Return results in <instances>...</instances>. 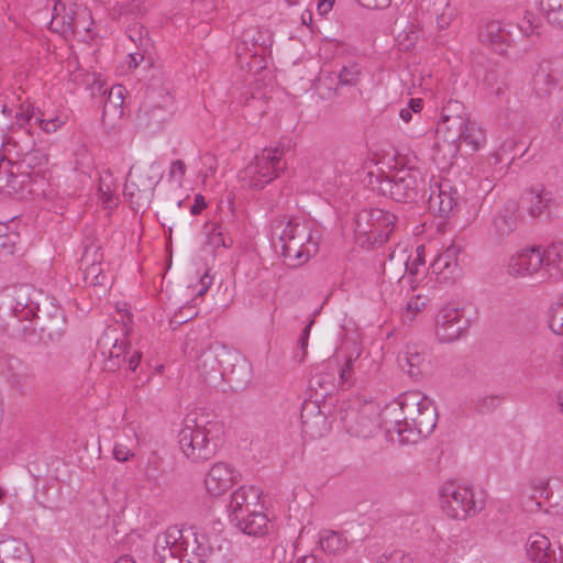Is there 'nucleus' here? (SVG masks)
Returning <instances> with one entry per match:
<instances>
[{
  "instance_id": "79ce46f5",
  "label": "nucleus",
  "mask_w": 563,
  "mask_h": 563,
  "mask_svg": "<svg viewBox=\"0 0 563 563\" xmlns=\"http://www.w3.org/2000/svg\"><path fill=\"white\" fill-rule=\"evenodd\" d=\"M20 242V235L10 231L5 224H0V254L12 255Z\"/></svg>"
},
{
  "instance_id": "9d476101",
  "label": "nucleus",
  "mask_w": 563,
  "mask_h": 563,
  "mask_svg": "<svg viewBox=\"0 0 563 563\" xmlns=\"http://www.w3.org/2000/svg\"><path fill=\"white\" fill-rule=\"evenodd\" d=\"M341 421L345 430L357 438H369L379 427L378 415L371 404H364L358 409L347 406L340 410Z\"/></svg>"
},
{
  "instance_id": "e433bc0d",
  "label": "nucleus",
  "mask_w": 563,
  "mask_h": 563,
  "mask_svg": "<svg viewBox=\"0 0 563 563\" xmlns=\"http://www.w3.org/2000/svg\"><path fill=\"white\" fill-rule=\"evenodd\" d=\"M538 3L550 24L563 27V0H538Z\"/></svg>"
},
{
  "instance_id": "b1692460",
  "label": "nucleus",
  "mask_w": 563,
  "mask_h": 563,
  "mask_svg": "<svg viewBox=\"0 0 563 563\" xmlns=\"http://www.w3.org/2000/svg\"><path fill=\"white\" fill-rule=\"evenodd\" d=\"M457 253L455 246H450L431 263V273L437 275L440 283L453 284L459 278L461 268L457 264Z\"/></svg>"
},
{
  "instance_id": "f03ea898",
  "label": "nucleus",
  "mask_w": 563,
  "mask_h": 563,
  "mask_svg": "<svg viewBox=\"0 0 563 563\" xmlns=\"http://www.w3.org/2000/svg\"><path fill=\"white\" fill-rule=\"evenodd\" d=\"M38 296L40 300H33L21 291L12 311L19 320H34L43 342L59 343L68 330L65 312L48 297Z\"/></svg>"
},
{
  "instance_id": "4be33fe9",
  "label": "nucleus",
  "mask_w": 563,
  "mask_h": 563,
  "mask_svg": "<svg viewBox=\"0 0 563 563\" xmlns=\"http://www.w3.org/2000/svg\"><path fill=\"white\" fill-rule=\"evenodd\" d=\"M179 529L172 527L166 532L156 539L154 560L156 563H185L180 556V545L177 540Z\"/></svg>"
},
{
  "instance_id": "4c0bfd02",
  "label": "nucleus",
  "mask_w": 563,
  "mask_h": 563,
  "mask_svg": "<svg viewBox=\"0 0 563 563\" xmlns=\"http://www.w3.org/2000/svg\"><path fill=\"white\" fill-rule=\"evenodd\" d=\"M84 267V282L87 286L103 287L104 290L108 288L109 278L103 274L101 268V262Z\"/></svg>"
},
{
  "instance_id": "c03bdc74",
  "label": "nucleus",
  "mask_w": 563,
  "mask_h": 563,
  "mask_svg": "<svg viewBox=\"0 0 563 563\" xmlns=\"http://www.w3.org/2000/svg\"><path fill=\"white\" fill-rule=\"evenodd\" d=\"M101 244L96 240H89L84 243V252L80 260L81 266L102 262Z\"/></svg>"
},
{
  "instance_id": "f3484780",
  "label": "nucleus",
  "mask_w": 563,
  "mask_h": 563,
  "mask_svg": "<svg viewBox=\"0 0 563 563\" xmlns=\"http://www.w3.org/2000/svg\"><path fill=\"white\" fill-rule=\"evenodd\" d=\"M180 545V556L185 563H205L212 552L209 539L192 528L179 529L176 536Z\"/></svg>"
},
{
  "instance_id": "4d7b16f0",
  "label": "nucleus",
  "mask_w": 563,
  "mask_h": 563,
  "mask_svg": "<svg viewBox=\"0 0 563 563\" xmlns=\"http://www.w3.org/2000/svg\"><path fill=\"white\" fill-rule=\"evenodd\" d=\"M224 235L220 231V227L217 224H211V228L207 232V244L219 247L221 246V243H223Z\"/></svg>"
},
{
  "instance_id": "0e129e2a",
  "label": "nucleus",
  "mask_w": 563,
  "mask_h": 563,
  "mask_svg": "<svg viewBox=\"0 0 563 563\" xmlns=\"http://www.w3.org/2000/svg\"><path fill=\"white\" fill-rule=\"evenodd\" d=\"M35 123H38L40 126L46 133L55 132L56 128H57V125L55 123V120H45V119H42V118H38V117L35 118Z\"/></svg>"
},
{
  "instance_id": "052dcab7",
  "label": "nucleus",
  "mask_w": 563,
  "mask_h": 563,
  "mask_svg": "<svg viewBox=\"0 0 563 563\" xmlns=\"http://www.w3.org/2000/svg\"><path fill=\"white\" fill-rule=\"evenodd\" d=\"M424 306L426 298L421 296L411 297L407 302V309L415 312L421 311Z\"/></svg>"
},
{
  "instance_id": "473e14b6",
  "label": "nucleus",
  "mask_w": 563,
  "mask_h": 563,
  "mask_svg": "<svg viewBox=\"0 0 563 563\" xmlns=\"http://www.w3.org/2000/svg\"><path fill=\"white\" fill-rule=\"evenodd\" d=\"M0 563H32L26 543L15 538L0 541Z\"/></svg>"
},
{
  "instance_id": "864d4df0",
  "label": "nucleus",
  "mask_w": 563,
  "mask_h": 563,
  "mask_svg": "<svg viewBox=\"0 0 563 563\" xmlns=\"http://www.w3.org/2000/svg\"><path fill=\"white\" fill-rule=\"evenodd\" d=\"M413 560L410 554L401 550H395L389 554H384L379 559V563H412Z\"/></svg>"
},
{
  "instance_id": "8fccbe9b",
  "label": "nucleus",
  "mask_w": 563,
  "mask_h": 563,
  "mask_svg": "<svg viewBox=\"0 0 563 563\" xmlns=\"http://www.w3.org/2000/svg\"><path fill=\"white\" fill-rule=\"evenodd\" d=\"M419 38V31L410 27L409 30H404L397 36L398 45L401 51L411 49Z\"/></svg>"
},
{
  "instance_id": "69168bd1",
  "label": "nucleus",
  "mask_w": 563,
  "mask_h": 563,
  "mask_svg": "<svg viewBox=\"0 0 563 563\" xmlns=\"http://www.w3.org/2000/svg\"><path fill=\"white\" fill-rule=\"evenodd\" d=\"M432 18H435L437 23L440 29H445L450 25L452 20V13H445L444 10L439 13V15H431Z\"/></svg>"
},
{
  "instance_id": "c85d7f7f",
  "label": "nucleus",
  "mask_w": 563,
  "mask_h": 563,
  "mask_svg": "<svg viewBox=\"0 0 563 563\" xmlns=\"http://www.w3.org/2000/svg\"><path fill=\"white\" fill-rule=\"evenodd\" d=\"M527 556L531 563H556L551 542L542 533H532L526 544Z\"/></svg>"
},
{
  "instance_id": "20e7f679",
  "label": "nucleus",
  "mask_w": 563,
  "mask_h": 563,
  "mask_svg": "<svg viewBox=\"0 0 563 563\" xmlns=\"http://www.w3.org/2000/svg\"><path fill=\"white\" fill-rule=\"evenodd\" d=\"M401 411L402 420L395 421L393 428L400 443H416L431 434L437 426V408L426 396L401 402Z\"/></svg>"
},
{
  "instance_id": "a18cd8bd",
  "label": "nucleus",
  "mask_w": 563,
  "mask_h": 563,
  "mask_svg": "<svg viewBox=\"0 0 563 563\" xmlns=\"http://www.w3.org/2000/svg\"><path fill=\"white\" fill-rule=\"evenodd\" d=\"M334 376L330 374L318 373L313 375L309 380L310 389L318 391L321 389V397H325L331 394L334 385H333Z\"/></svg>"
},
{
  "instance_id": "cd10ccee",
  "label": "nucleus",
  "mask_w": 563,
  "mask_h": 563,
  "mask_svg": "<svg viewBox=\"0 0 563 563\" xmlns=\"http://www.w3.org/2000/svg\"><path fill=\"white\" fill-rule=\"evenodd\" d=\"M228 361H232V366L228 368V374L223 377L232 389L243 388L251 378V365L247 360L238 351L231 349Z\"/></svg>"
},
{
  "instance_id": "49530a36",
  "label": "nucleus",
  "mask_w": 563,
  "mask_h": 563,
  "mask_svg": "<svg viewBox=\"0 0 563 563\" xmlns=\"http://www.w3.org/2000/svg\"><path fill=\"white\" fill-rule=\"evenodd\" d=\"M123 86L117 85L111 87L107 99L104 100L103 106V115L106 114L108 108H113L114 111H118L119 113L122 112V104H123Z\"/></svg>"
},
{
  "instance_id": "393cba45",
  "label": "nucleus",
  "mask_w": 563,
  "mask_h": 563,
  "mask_svg": "<svg viewBox=\"0 0 563 563\" xmlns=\"http://www.w3.org/2000/svg\"><path fill=\"white\" fill-rule=\"evenodd\" d=\"M478 37L483 44L490 46L500 55L506 54L507 47L512 42L511 32L499 21H490L482 26L479 29Z\"/></svg>"
},
{
  "instance_id": "e2e57ef3",
  "label": "nucleus",
  "mask_w": 563,
  "mask_h": 563,
  "mask_svg": "<svg viewBox=\"0 0 563 563\" xmlns=\"http://www.w3.org/2000/svg\"><path fill=\"white\" fill-rule=\"evenodd\" d=\"M207 207V202L205 197L200 194L196 195L195 202L190 207V212L194 216L199 214Z\"/></svg>"
},
{
  "instance_id": "7c9ffc66",
  "label": "nucleus",
  "mask_w": 563,
  "mask_h": 563,
  "mask_svg": "<svg viewBox=\"0 0 563 563\" xmlns=\"http://www.w3.org/2000/svg\"><path fill=\"white\" fill-rule=\"evenodd\" d=\"M409 260L410 257L406 255V250H401L398 255L395 251L389 255V269H394V266L397 263L399 264V268L394 274V277L400 279L404 277L406 272H408L412 277L419 274V266L424 265V245L417 246L416 257L412 260V262H409Z\"/></svg>"
},
{
  "instance_id": "a211bd4d",
  "label": "nucleus",
  "mask_w": 563,
  "mask_h": 563,
  "mask_svg": "<svg viewBox=\"0 0 563 563\" xmlns=\"http://www.w3.org/2000/svg\"><path fill=\"white\" fill-rule=\"evenodd\" d=\"M520 206L517 200H508L503 208L493 217L492 236L495 241L501 242L512 234L519 224Z\"/></svg>"
},
{
  "instance_id": "c9c22d12",
  "label": "nucleus",
  "mask_w": 563,
  "mask_h": 563,
  "mask_svg": "<svg viewBox=\"0 0 563 563\" xmlns=\"http://www.w3.org/2000/svg\"><path fill=\"white\" fill-rule=\"evenodd\" d=\"M322 551L328 555H340L346 551L349 542L346 538L336 531H325L319 539Z\"/></svg>"
},
{
  "instance_id": "c756f323",
  "label": "nucleus",
  "mask_w": 563,
  "mask_h": 563,
  "mask_svg": "<svg viewBox=\"0 0 563 563\" xmlns=\"http://www.w3.org/2000/svg\"><path fill=\"white\" fill-rule=\"evenodd\" d=\"M242 518H230L244 534L260 537L267 532L268 518L262 510L256 508L244 511Z\"/></svg>"
},
{
  "instance_id": "4468645a",
  "label": "nucleus",
  "mask_w": 563,
  "mask_h": 563,
  "mask_svg": "<svg viewBox=\"0 0 563 563\" xmlns=\"http://www.w3.org/2000/svg\"><path fill=\"white\" fill-rule=\"evenodd\" d=\"M173 98L163 88L148 87L144 101L139 110V118L146 120L147 124H161L172 114Z\"/></svg>"
},
{
  "instance_id": "1a4fd4ad",
  "label": "nucleus",
  "mask_w": 563,
  "mask_h": 563,
  "mask_svg": "<svg viewBox=\"0 0 563 563\" xmlns=\"http://www.w3.org/2000/svg\"><path fill=\"white\" fill-rule=\"evenodd\" d=\"M441 503L444 512L452 519L464 520L475 516L484 508V500L474 498L470 487H455L446 485L441 493Z\"/></svg>"
},
{
  "instance_id": "ddd939ff",
  "label": "nucleus",
  "mask_w": 563,
  "mask_h": 563,
  "mask_svg": "<svg viewBox=\"0 0 563 563\" xmlns=\"http://www.w3.org/2000/svg\"><path fill=\"white\" fill-rule=\"evenodd\" d=\"M470 320L454 305L440 309L437 317L435 335L440 342L451 343L459 340L468 329Z\"/></svg>"
},
{
  "instance_id": "bf43d9fd",
  "label": "nucleus",
  "mask_w": 563,
  "mask_h": 563,
  "mask_svg": "<svg viewBox=\"0 0 563 563\" xmlns=\"http://www.w3.org/2000/svg\"><path fill=\"white\" fill-rule=\"evenodd\" d=\"M113 456L120 462H125L130 456H133V453L126 446L117 444L113 449Z\"/></svg>"
},
{
  "instance_id": "72a5a7b5",
  "label": "nucleus",
  "mask_w": 563,
  "mask_h": 563,
  "mask_svg": "<svg viewBox=\"0 0 563 563\" xmlns=\"http://www.w3.org/2000/svg\"><path fill=\"white\" fill-rule=\"evenodd\" d=\"M543 265L555 279L563 278V242H554L542 251Z\"/></svg>"
},
{
  "instance_id": "dca6fc26",
  "label": "nucleus",
  "mask_w": 563,
  "mask_h": 563,
  "mask_svg": "<svg viewBox=\"0 0 563 563\" xmlns=\"http://www.w3.org/2000/svg\"><path fill=\"white\" fill-rule=\"evenodd\" d=\"M563 82V52L543 59L533 76V89L540 97H547Z\"/></svg>"
},
{
  "instance_id": "9b49d317",
  "label": "nucleus",
  "mask_w": 563,
  "mask_h": 563,
  "mask_svg": "<svg viewBox=\"0 0 563 563\" xmlns=\"http://www.w3.org/2000/svg\"><path fill=\"white\" fill-rule=\"evenodd\" d=\"M18 120V126H11L10 132L3 136L0 155L2 158L7 157L9 161L11 156L20 158L21 155L30 153L35 146V142L29 130L24 129L21 121H25L30 124L34 118V110L32 112L23 113L20 111L15 115Z\"/></svg>"
},
{
  "instance_id": "6e6d98bb",
  "label": "nucleus",
  "mask_w": 563,
  "mask_h": 563,
  "mask_svg": "<svg viewBox=\"0 0 563 563\" xmlns=\"http://www.w3.org/2000/svg\"><path fill=\"white\" fill-rule=\"evenodd\" d=\"M450 0H422L421 7L426 8L430 15L439 13L449 7Z\"/></svg>"
},
{
  "instance_id": "6e6552de",
  "label": "nucleus",
  "mask_w": 563,
  "mask_h": 563,
  "mask_svg": "<svg viewBox=\"0 0 563 563\" xmlns=\"http://www.w3.org/2000/svg\"><path fill=\"white\" fill-rule=\"evenodd\" d=\"M161 179V168L156 162L147 166L131 167L124 185V192L132 203L139 207L148 202Z\"/></svg>"
},
{
  "instance_id": "a19ab883",
  "label": "nucleus",
  "mask_w": 563,
  "mask_h": 563,
  "mask_svg": "<svg viewBox=\"0 0 563 563\" xmlns=\"http://www.w3.org/2000/svg\"><path fill=\"white\" fill-rule=\"evenodd\" d=\"M548 318L550 329L554 333L563 335V294L556 302L550 306Z\"/></svg>"
},
{
  "instance_id": "13d9d810",
  "label": "nucleus",
  "mask_w": 563,
  "mask_h": 563,
  "mask_svg": "<svg viewBox=\"0 0 563 563\" xmlns=\"http://www.w3.org/2000/svg\"><path fill=\"white\" fill-rule=\"evenodd\" d=\"M313 324V320H311L302 330L301 332V335L298 340V344H299V347L302 352L301 354V357H300V361H302V358L306 356L307 354V347H308V341H309V335H310V330H311V327Z\"/></svg>"
},
{
  "instance_id": "6ab92c4d",
  "label": "nucleus",
  "mask_w": 563,
  "mask_h": 563,
  "mask_svg": "<svg viewBox=\"0 0 563 563\" xmlns=\"http://www.w3.org/2000/svg\"><path fill=\"white\" fill-rule=\"evenodd\" d=\"M361 75V66L351 62L344 65L339 74L331 73L328 76H321L318 79L317 89L321 98H328L332 93H336L338 87L355 86Z\"/></svg>"
},
{
  "instance_id": "f704fd0d",
  "label": "nucleus",
  "mask_w": 563,
  "mask_h": 563,
  "mask_svg": "<svg viewBox=\"0 0 563 563\" xmlns=\"http://www.w3.org/2000/svg\"><path fill=\"white\" fill-rule=\"evenodd\" d=\"M58 5H60L63 9H65V5L62 4L59 1L58 3H55L54 5V13L51 20V29L56 32H63V33H76L80 29V14L75 13L74 11L66 12L65 14L60 15L58 13Z\"/></svg>"
},
{
  "instance_id": "39448f33",
  "label": "nucleus",
  "mask_w": 563,
  "mask_h": 563,
  "mask_svg": "<svg viewBox=\"0 0 563 563\" xmlns=\"http://www.w3.org/2000/svg\"><path fill=\"white\" fill-rule=\"evenodd\" d=\"M375 189L397 202L417 203L427 198V179L418 168L401 167L377 176Z\"/></svg>"
},
{
  "instance_id": "338daca9",
  "label": "nucleus",
  "mask_w": 563,
  "mask_h": 563,
  "mask_svg": "<svg viewBox=\"0 0 563 563\" xmlns=\"http://www.w3.org/2000/svg\"><path fill=\"white\" fill-rule=\"evenodd\" d=\"M523 506L527 511H537L541 508V503L537 499L536 495H531L523 503Z\"/></svg>"
},
{
  "instance_id": "aec40b11",
  "label": "nucleus",
  "mask_w": 563,
  "mask_h": 563,
  "mask_svg": "<svg viewBox=\"0 0 563 563\" xmlns=\"http://www.w3.org/2000/svg\"><path fill=\"white\" fill-rule=\"evenodd\" d=\"M300 419L306 434L312 439L325 435L331 429V422L325 412L316 401L305 402Z\"/></svg>"
},
{
  "instance_id": "3c124183",
  "label": "nucleus",
  "mask_w": 563,
  "mask_h": 563,
  "mask_svg": "<svg viewBox=\"0 0 563 563\" xmlns=\"http://www.w3.org/2000/svg\"><path fill=\"white\" fill-rule=\"evenodd\" d=\"M500 405L498 396H485L477 399L475 410L479 413H489Z\"/></svg>"
},
{
  "instance_id": "f8f14e48",
  "label": "nucleus",
  "mask_w": 563,
  "mask_h": 563,
  "mask_svg": "<svg viewBox=\"0 0 563 563\" xmlns=\"http://www.w3.org/2000/svg\"><path fill=\"white\" fill-rule=\"evenodd\" d=\"M280 155L277 148H265L254 161L245 168V173L250 176V185L254 188L262 189L265 185L278 177L283 170L280 166Z\"/></svg>"
},
{
  "instance_id": "2f4dec72",
  "label": "nucleus",
  "mask_w": 563,
  "mask_h": 563,
  "mask_svg": "<svg viewBox=\"0 0 563 563\" xmlns=\"http://www.w3.org/2000/svg\"><path fill=\"white\" fill-rule=\"evenodd\" d=\"M398 364L413 379H419L428 368L426 355L417 345H407L406 351L398 355Z\"/></svg>"
},
{
  "instance_id": "f257e3e1",
  "label": "nucleus",
  "mask_w": 563,
  "mask_h": 563,
  "mask_svg": "<svg viewBox=\"0 0 563 563\" xmlns=\"http://www.w3.org/2000/svg\"><path fill=\"white\" fill-rule=\"evenodd\" d=\"M437 139V145L448 146L449 154L454 156L462 143L470 146L473 152L478 151L486 141V134L476 121L466 115L462 102L450 100L442 109Z\"/></svg>"
},
{
  "instance_id": "5fc2aeb1",
  "label": "nucleus",
  "mask_w": 563,
  "mask_h": 563,
  "mask_svg": "<svg viewBox=\"0 0 563 563\" xmlns=\"http://www.w3.org/2000/svg\"><path fill=\"white\" fill-rule=\"evenodd\" d=\"M545 493V498L551 501V506L554 507H563V485L559 484L556 485V493H554L552 487H544L540 494L542 495Z\"/></svg>"
},
{
  "instance_id": "603ef678",
  "label": "nucleus",
  "mask_w": 563,
  "mask_h": 563,
  "mask_svg": "<svg viewBox=\"0 0 563 563\" xmlns=\"http://www.w3.org/2000/svg\"><path fill=\"white\" fill-rule=\"evenodd\" d=\"M18 159L21 161L22 164H25L27 167L31 168L37 165H42L43 162H47L46 156L42 154L41 151L35 150V147H33V150L30 151V153L21 155V157Z\"/></svg>"
},
{
  "instance_id": "de8ad7c7",
  "label": "nucleus",
  "mask_w": 563,
  "mask_h": 563,
  "mask_svg": "<svg viewBox=\"0 0 563 563\" xmlns=\"http://www.w3.org/2000/svg\"><path fill=\"white\" fill-rule=\"evenodd\" d=\"M8 379L11 387L24 395L29 390V384L33 379V374L27 372H12Z\"/></svg>"
},
{
  "instance_id": "37998d69",
  "label": "nucleus",
  "mask_w": 563,
  "mask_h": 563,
  "mask_svg": "<svg viewBox=\"0 0 563 563\" xmlns=\"http://www.w3.org/2000/svg\"><path fill=\"white\" fill-rule=\"evenodd\" d=\"M126 35L137 46L140 51L146 52L151 46L148 31L140 24H133L128 27Z\"/></svg>"
},
{
  "instance_id": "774afa93",
  "label": "nucleus",
  "mask_w": 563,
  "mask_h": 563,
  "mask_svg": "<svg viewBox=\"0 0 563 563\" xmlns=\"http://www.w3.org/2000/svg\"><path fill=\"white\" fill-rule=\"evenodd\" d=\"M143 51L134 52L129 54V68H136L139 64L144 59Z\"/></svg>"
},
{
  "instance_id": "ea45409f",
  "label": "nucleus",
  "mask_w": 563,
  "mask_h": 563,
  "mask_svg": "<svg viewBox=\"0 0 563 563\" xmlns=\"http://www.w3.org/2000/svg\"><path fill=\"white\" fill-rule=\"evenodd\" d=\"M529 195L531 198L530 206L527 208V212L532 218H537L550 207V203L552 202L551 194L544 190L539 192L530 190Z\"/></svg>"
},
{
  "instance_id": "423d86ee",
  "label": "nucleus",
  "mask_w": 563,
  "mask_h": 563,
  "mask_svg": "<svg viewBox=\"0 0 563 563\" xmlns=\"http://www.w3.org/2000/svg\"><path fill=\"white\" fill-rule=\"evenodd\" d=\"M278 224L286 223L279 240L282 242V255L290 267L305 264L311 255L318 252V242L313 241L311 230L305 223L294 219H279Z\"/></svg>"
},
{
  "instance_id": "a878e982",
  "label": "nucleus",
  "mask_w": 563,
  "mask_h": 563,
  "mask_svg": "<svg viewBox=\"0 0 563 563\" xmlns=\"http://www.w3.org/2000/svg\"><path fill=\"white\" fill-rule=\"evenodd\" d=\"M426 199L430 209H437L440 217L449 218L457 206L459 195L449 184H441L438 186V194L431 191Z\"/></svg>"
},
{
  "instance_id": "412c9836",
  "label": "nucleus",
  "mask_w": 563,
  "mask_h": 563,
  "mask_svg": "<svg viewBox=\"0 0 563 563\" xmlns=\"http://www.w3.org/2000/svg\"><path fill=\"white\" fill-rule=\"evenodd\" d=\"M542 251L538 246L522 250L514 255L508 263V273L514 276L532 275L543 265Z\"/></svg>"
},
{
  "instance_id": "58836bf2",
  "label": "nucleus",
  "mask_w": 563,
  "mask_h": 563,
  "mask_svg": "<svg viewBox=\"0 0 563 563\" xmlns=\"http://www.w3.org/2000/svg\"><path fill=\"white\" fill-rule=\"evenodd\" d=\"M360 356V353L356 354L355 357L349 355L344 363L339 367V386L342 389H349L355 383V367L356 361Z\"/></svg>"
},
{
  "instance_id": "5701e85b",
  "label": "nucleus",
  "mask_w": 563,
  "mask_h": 563,
  "mask_svg": "<svg viewBox=\"0 0 563 563\" xmlns=\"http://www.w3.org/2000/svg\"><path fill=\"white\" fill-rule=\"evenodd\" d=\"M238 479V473L225 463H216L210 468L205 486L212 496H220L229 490Z\"/></svg>"
},
{
  "instance_id": "2eb2a0df",
  "label": "nucleus",
  "mask_w": 563,
  "mask_h": 563,
  "mask_svg": "<svg viewBox=\"0 0 563 563\" xmlns=\"http://www.w3.org/2000/svg\"><path fill=\"white\" fill-rule=\"evenodd\" d=\"M230 347L219 342L211 343L195 361V367L205 383L216 385L221 382V360L228 358Z\"/></svg>"
},
{
  "instance_id": "680f3d73",
  "label": "nucleus",
  "mask_w": 563,
  "mask_h": 563,
  "mask_svg": "<svg viewBox=\"0 0 563 563\" xmlns=\"http://www.w3.org/2000/svg\"><path fill=\"white\" fill-rule=\"evenodd\" d=\"M552 130L554 136L563 141V112L555 117V119L552 122Z\"/></svg>"
},
{
  "instance_id": "7ed1b4c3",
  "label": "nucleus",
  "mask_w": 563,
  "mask_h": 563,
  "mask_svg": "<svg viewBox=\"0 0 563 563\" xmlns=\"http://www.w3.org/2000/svg\"><path fill=\"white\" fill-rule=\"evenodd\" d=\"M223 424L208 415L191 413L178 433L180 450L187 459L202 463L212 459L220 446Z\"/></svg>"
},
{
  "instance_id": "bb28decb",
  "label": "nucleus",
  "mask_w": 563,
  "mask_h": 563,
  "mask_svg": "<svg viewBox=\"0 0 563 563\" xmlns=\"http://www.w3.org/2000/svg\"><path fill=\"white\" fill-rule=\"evenodd\" d=\"M262 490L253 485L241 486L236 489L230 501L231 514L230 518H242L243 512L256 508L260 503Z\"/></svg>"
},
{
  "instance_id": "09e8293b",
  "label": "nucleus",
  "mask_w": 563,
  "mask_h": 563,
  "mask_svg": "<svg viewBox=\"0 0 563 563\" xmlns=\"http://www.w3.org/2000/svg\"><path fill=\"white\" fill-rule=\"evenodd\" d=\"M126 343L121 342L118 344V340H115L113 344V350L110 353V357L104 362V369L109 372H114L121 365V353L125 351Z\"/></svg>"
},
{
  "instance_id": "0eeeda50",
  "label": "nucleus",
  "mask_w": 563,
  "mask_h": 563,
  "mask_svg": "<svg viewBox=\"0 0 563 563\" xmlns=\"http://www.w3.org/2000/svg\"><path fill=\"white\" fill-rule=\"evenodd\" d=\"M396 216L378 208L363 209L355 217V239L362 247L386 243L394 231Z\"/></svg>"
}]
</instances>
